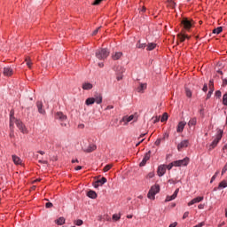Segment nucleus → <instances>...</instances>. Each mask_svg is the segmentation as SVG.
Listing matches in <instances>:
<instances>
[{"label": "nucleus", "mask_w": 227, "mask_h": 227, "mask_svg": "<svg viewBox=\"0 0 227 227\" xmlns=\"http://www.w3.org/2000/svg\"><path fill=\"white\" fill-rule=\"evenodd\" d=\"M153 176H155V174L153 172H150L148 175H147V178H153Z\"/></svg>", "instance_id": "51"}, {"label": "nucleus", "mask_w": 227, "mask_h": 227, "mask_svg": "<svg viewBox=\"0 0 227 227\" xmlns=\"http://www.w3.org/2000/svg\"><path fill=\"white\" fill-rule=\"evenodd\" d=\"M212 93H214V90H209V91L207 92V99L210 98V97H212Z\"/></svg>", "instance_id": "46"}, {"label": "nucleus", "mask_w": 227, "mask_h": 227, "mask_svg": "<svg viewBox=\"0 0 227 227\" xmlns=\"http://www.w3.org/2000/svg\"><path fill=\"white\" fill-rule=\"evenodd\" d=\"M106 110H109V109H114V106H106Z\"/></svg>", "instance_id": "59"}, {"label": "nucleus", "mask_w": 227, "mask_h": 227, "mask_svg": "<svg viewBox=\"0 0 227 227\" xmlns=\"http://www.w3.org/2000/svg\"><path fill=\"white\" fill-rule=\"evenodd\" d=\"M82 220H76L75 222H74V224L76 225V226H82Z\"/></svg>", "instance_id": "43"}, {"label": "nucleus", "mask_w": 227, "mask_h": 227, "mask_svg": "<svg viewBox=\"0 0 227 227\" xmlns=\"http://www.w3.org/2000/svg\"><path fill=\"white\" fill-rule=\"evenodd\" d=\"M86 106H93L95 104V98H88L85 101Z\"/></svg>", "instance_id": "29"}, {"label": "nucleus", "mask_w": 227, "mask_h": 227, "mask_svg": "<svg viewBox=\"0 0 227 227\" xmlns=\"http://www.w3.org/2000/svg\"><path fill=\"white\" fill-rule=\"evenodd\" d=\"M12 160L16 165L22 164V160H20V158H19L17 155H12Z\"/></svg>", "instance_id": "22"}, {"label": "nucleus", "mask_w": 227, "mask_h": 227, "mask_svg": "<svg viewBox=\"0 0 227 227\" xmlns=\"http://www.w3.org/2000/svg\"><path fill=\"white\" fill-rule=\"evenodd\" d=\"M159 121H160V117L159 116L154 117L153 123H159Z\"/></svg>", "instance_id": "50"}, {"label": "nucleus", "mask_w": 227, "mask_h": 227, "mask_svg": "<svg viewBox=\"0 0 227 227\" xmlns=\"http://www.w3.org/2000/svg\"><path fill=\"white\" fill-rule=\"evenodd\" d=\"M223 129H217L215 139L213 140L210 145L211 148H215V146H217V145L219 144V141H221V139L223 138Z\"/></svg>", "instance_id": "4"}, {"label": "nucleus", "mask_w": 227, "mask_h": 227, "mask_svg": "<svg viewBox=\"0 0 227 227\" xmlns=\"http://www.w3.org/2000/svg\"><path fill=\"white\" fill-rule=\"evenodd\" d=\"M143 141H145V139L140 140L137 144H136V146H138L139 145H141V143H143Z\"/></svg>", "instance_id": "64"}, {"label": "nucleus", "mask_w": 227, "mask_h": 227, "mask_svg": "<svg viewBox=\"0 0 227 227\" xmlns=\"http://www.w3.org/2000/svg\"><path fill=\"white\" fill-rule=\"evenodd\" d=\"M168 113H164L161 116L160 122L164 123V121H168Z\"/></svg>", "instance_id": "34"}, {"label": "nucleus", "mask_w": 227, "mask_h": 227, "mask_svg": "<svg viewBox=\"0 0 227 227\" xmlns=\"http://www.w3.org/2000/svg\"><path fill=\"white\" fill-rule=\"evenodd\" d=\"M25 61L27 63V67H28V68H31V65H33V62H31V59L27 58Z\"/></svg>", "instance_id": "36"}, {"label": "nucleus", "mask_w": 227, "mask_h": 227, "mask_svg": "<svg viewBox=\"0 0 227 227\" xmlns=\"http://www.w3.org/2000/svg\"><path fill=\"white\" fill-rule=\"evenodd\" d=\"M203 197H196L192 199L190 202H188V207H191L192 205H195V203H200V201H203Z\"/></svg>", "instance_id": "18"}, {"label": "nucleus", "mask_w": 227, "mask_h": 227, "mask_svg": "<svg viewBox=\"0 0 227 227\" xmlns=\"http://www.w3.org/2000/svg\"><path fill=\"white\" fill-rule=\"evenodd\" d=\"M132 120H134V121H137V117H136L134 115L124 116L121 120V122H123L124 125H128L129 123V121H132Z\"/></svg>", "instance_id": "7"}, {"label": "nucleus", "mask_w": 227, "mask_h": 227, "mask_svg": "<svg viewBox=\"0 0 227 227\" xmlns=\"http://www.w3.org/2000/svg\"><path fill=\"white\" fill-rule=\"evenodd\" d=\"M95 150H97V145L94 144H90L88 148L83 149V152L86 153H91V152H95Z\"/></svg>", "instance_id": "19"}, {"label": "nucleus", "mask_w": 227, "mask_h": 227, "mask_svg": "<svg viewBox=\"0 0 227 227\" xmlns=\"http://www.w3.org/2000/svg\"><path fill=\"white\" fill-rule=\"evenodd\" d=\"M93 98H94V103L96 102V104H100L102 102V95L101 94L96 95Z\"/></svg>", "instance_id": "28"}, {"label": "nucleus", "mask_w": 227, "mask_h": 227, "mask_svg": "<svg viewBox=\"0 0 227 227\" xmlns=\"http://www.w3.org/2000/svg\"><path fill=\"white\" fill-rule=\"evenodd\" d=\"M185 125H187V122L185 121H182L178 123L176 127V132H184V129H185Z\"/></svg>", "instance_id": "16"}, {"label": "nucleus", "mask_w": 227, "mask_h": 227, "mask_svg": "<svg viewBox=\"0 0 227 227\" xmlns=\"http://www.w3.org/2000/svg\"><path fill=\"white\" fill-rule=\"evenodd\" d=\"M65 217L60 216L59 219L55 220L56 224H58L59 226H63V224H65Z\"/></svg>", "instance_id": "23"}, {"label": "nucleus", "mask_w": 227, "mask_h": 227, "mask_svg": "<svg viewBox=\"0 0 227 227\" xmlns=\"http://www.w3.org/2000/svg\"><path fill=\"white\" fill-rule=\"evenodd\" d=\"M100 27H98V28H96L93 32H92V36H95L98 34V31H100Z\"/></svg>", "instance_id": "42"}, {"label": "nucleus", "mask_w": 227, "mask_h": 227, "mask_svg": "<svg viewBox=\"0 0 227 227\" xmlns=\"http://www.w3.org/2000/svg\"><path fill=\"white\" fill-rule=\"evenodd\" d=\"M147 84L146 83H140L139 86L137 88V91L138 93H143L145 90H146Z\"/></svg>", "instance_id": "21"}, {"label": "nucleus", "mask_w": 227, "mask_h": 227, "mask_svg": "<svg viewBox=\"0 0 227 227\" xmlns=\"http://www.w3.org/2000/svg\"><path fill=\"white\" fill-rule=\"evenodd\" d=\"M221 95H222V93H221L220 90H217V91L215 92V97H216L217 98H221Z\"/></svg>", "instance_id": "52"}, {"label": "nucleus", "mask_w": 227, "mask_h": 227, "mask_svg": "<svg viewBox=\"0 0 227 227\" xmlns=\"http://www.w3.org/2000/svg\"><path fill=\"white\" fill-rule=\"evenodd\" d=\"M174 166H175V161L171 162L168 165H166V169H168V171H169V170L173 169Z\"/></svg>", "instance_id": "37"}, {"label": "nucleus", "mask_w": 227, "mask_h": 227, "mask_svg": "<svg viewBox=\"0 0 227 227\" xmlns=\"http://www.w3.org/2000/svg\"><path fill=\"white\" fill-rule=\"evenodd\" d=\"M107 182V179L106 177H102L101 179L97 180L93 185L95 189H98V187L104 185Z\"/></svg>", "instance_id": "10"}, {"label": "nucleus", "mask_w": 227, "mask_h": 227, "mask_svg": "<svg viewBox=\"0 0 227 227\" xmlns=\"http://www.w3.org/2000/svg\"><path fill=\"white\" fill-rule=\"evenodd\" d=\"M146 51H153V49H155V47H157V43H149L147 45H146Z\"/></svg>", "instance_id": "27"}, {"label": "nucleus", "mask_w": 227, "mask_h": 227, "mask_svg": "<svg viewBox=\"0 0 227 227\" xmlns=\"http://www.w3.org/2000/svg\"><path fill=\"white\" fill-rule=\"evenodd\" d=\"M223 106H227V93L223 97Z\"/></svg>", "instance_id": "40"}, {"label": "nucleus", "mask_w": 227, "mask_h": 227, "mask_svg": "<svg viewBox=\"0 0 227 227\" xmlns=\"http://www.w3.org/2000/svg\"><path fill=\"white\" fill-rule=\"evenodd\" d=\"M111 168H113V164H108L106 165L104 168H103V171L105 173H107V171H109V169H111Z\"/></svg>", "instance_id": "35"}, {"label": "nucleus", "mask_w": 227, "mask_h": 227, "mask_svg": "<svg viewBox=\"0 0 227 227\" xmlns=\"http://www.w3.org/2000/svg\"><path fill=\"white\" fill-rule=\"evenodd\" d=\"M145 135H146V133H142V134L139 136L138 139H141V137H145Z\"/></svg>", "instance_id": "62"}, {"label": "nucleus", "mask_w": 227, "mask_h": 227, "mask_svg": "<svg viewBox=\"0 0 227 227\" xmlns=\"http://www.w3.org/2000/svg\"><path fill=\"white\" fill-rule=\"evenodd\" d=\"M168 137H169V134L164 133L163 137L161 138V140L165 141L166 139H168Z\"/></svg>", "instance_id": "49"}, {"label": "nucleus", "mask_w": 227, "mask_h": 227, "mask_svg": "<svg viewBox=\"0 0 227 227\" xmlns=\"http://www.w3.org/2000/svg\"><path fill=\"white\" fill-rule=\"evenodd\" d=\"M223 86H227V80H226V79L223 80Z\"/></svg>", "instance_id": "63"}, {"label": "nucleus", "mask_w": 227, "mask_h": 227, "mask_svg": "<svg viewBox=\"0 0 227 227\" xmlns=\"http://www.w3.org/2000/svg\"><path fill=\"white\" fill-rule=\"evenodd\" d=\"M93 89V84L90 83V82H85L82 84V90H92Z\"/></svg>", "instance_id": "26"}, {"label": "nucleus", "mask_w": 227, "mask_h": 227, "mask_svg": "<svg viewBox=\"0 0 227 227\" xmlns=\"http://www.w3.org/2000/svg\"><path fill=\"white\" fill-rule=\"evenodd\" d=\"M121 56H123V53H121V52H115L114 54L112 55V59L116 61V60L120 59L121 58Z\"/></svg>", "instance_id": "24"}, {"label": "nucleus", "mask_w": 227, "mask_h": 227, "mask_svg": "<svg viewBox=\"0 0 227 227\" xmlns=\"http://www.w3.org/2000/svg\"><path fill=\"white\" fill-rule=\"evenodd\" d=\"M152 152L149 151L148 153H146L145 154V157L144 159L142 160V161L140 162L139 166L140 167H143V166H145L146 165V162H148V160H150V155H151Z\"/></svg>", "instance_id": "12"}, {"label": "nucleus", "mask_w": 227, "mask_h": 227, "mask_svg": "<svg viewBox=\"0 0 227 227\" xmlns=\"http://www.w3.org/2000/svg\"><path fill=\"white\" fill-rule=\"evenodd\" d=\"M120 218H121L120 215L114 214V215H113V219H114V221H120Z\"/></svg>", "instance_id": "45"}, {"label": "nucleus", "mask_w": 227, "mask_h": 227, "mask_svg": "<svg viewBox=\"0 0 227 227\" xmlns=\"http://www.w3.org/2000/svg\"><path fill=\"white\" fill-rule=\"evenodd\" d=\"M109 54V50L106 48H101L96 51V58H98V59H107Z\"/></svg>", "instance_id": "2"}, {"label": "nucleus", "mask_w": 227, "mask_h": 227, "mask_svg": "<svg viewBox=\"0 0 227 227\" xmlns=\"http://www.w3.org/2000/svg\"><path fill=\"white\" fill-rule=\"evenodd\" d=\"M17 125L18 129L20 130V132H22V134H27V129H26V126L24 125V123H22V121L15 119V117L13 116V113L11 112L10 114V128L12 129L13 127V125Z\"/></svg>", "instance_id": "1"}, {"label": "nucleus", "mask_w": 227, "mask_h": 227, "mask_svg": "<svg viewBox=\"0 0 227 227\" xmlns=\"http://www.w3.org/2000/svg\"><path fill=\"white\" fill-rule=\"evenodd\" d=\"M159 191H160V186L159 184H154L151 187L147 198H149V200H155V194H158Z\"/></svg>", "instance_id": "3"}, {"label": "nucleus", "mask_w": 227, "mask_h": 227, "mask_svg": "<svg viewBox=\"0 0 227 227\" xmlns=\"http://www.w3.org/2000/svg\"><path fill=\"white\" fill-rule=\"evenodd\" d=\"M98 65L99 68H104V63L101 62V63H98Z\"/></svg>", "instance_id": "61"}, {"label": "nucleus", "mask_w": 227, "mask_h": 227, "mask_svg": "<svg viewBox=\"0 0 227 227\" xmlns=\"http://www.w3.org/2000/svg\"><path fill=\"white\" fill-rule=\"evenodd\" d=\"M196 123H198V121L196 118H192L189 121H188V126L189 127H194L196 125Z\"/></svg>", "instance_id": "30"}, {"label": "nucleus", "mask_w": 227, "mask_h": 227, "mask_svg": "<svg viewBox=\"0 0 227 227\" xmlns=\"http://www.w3.org/2000/svg\"><path fill=\"white\" fill-rule=\"evenodd\" d=\"M203 91L207 92L208 90V86H207V84H205L203 86V89H202Z\"/></svg>", "instance_id": "56"}, {"label": "nucleus", "mask_w": 227, "mask_h": 227, "mask_svg": "<svg viewBox=\"0 0 227 227\" xmlns=\"http://www.w3.org/2000/svg\"><path fill=\"white\" fill-rule=\"evenodd\" d=\"M209 90H214V80L209 81Z\"/></svg>", "instance_id": "47"}, {"label": "nucleus", "mask_w": 227, "mask_h": 227, "mask_svg": "<svg viewBox=\"0 0 227 227\" xmlns=\"http://www.w3.org/2000/svg\"><path fill=\"white\" fill-rule=\"evenodd\" d=\"M160 143H162V138H158V139L155 141L154 145H156V146H160Z\"/></svg>", "instance_id": "44"}, {"label": "nucleus", "mask_w": 227, "mask_h": 227, "mask_svg": "<svg viewBox=\"0 0 227 227\" xmlns=\"http://www.w3.org/2000/svg\"><path fill=\"white\" fill-rule=\"evenodd\" d=\"M36 107H37V111H38V113H40V114H45V109H43V103L42 101L36 102Z\"/></svg>", "instance_id": "15"}, {"label": "nucleus", "mask_w": 227, "mask_h": 227, "mask_svg": "<svg viewBox=\"0 0 227 227\" xmlns=\"http://www.w3.org/2000/svg\"><path fill=\"white\" fill-rule=\"evenodd\" d=\"M178 192H180V189L177 188L171 196H167L165 201H173V200H176L178 196Z\"/></svg>", "instance_id": "13"}, {"label": "nucleus", "mask_w": 227, "mask_h": 227, "mask_svg": "<svg viewBox=\"0 0 227 227\" xmlns=\"http://www.w3.org/2000/svg\"><path fill=\"white\" fill-rule=\"evenodd\" d=\"M100 3H102V0H95L92 4H93L94 6H97V5H98Z\"/></svg>", "instance_id": "48"}, {"label": "nucleus", "mask_w": 227, "mask_h": 227, "mask_svg": "<svg viewBox=\"0 0 227 227\" xmlns=\"http://www.w3.org/2000/svg\"><path fill=\"white\" fill-rule=\"evenodd\" d=\"M181 24H183L184 29L189 31L192 27V25L194 24V21L192 20H188L186 18H184L181 21Z\"/></svg>", "instance_id": "6"}, {"label": "nucleus", "mask_w": 227, "mask_h": 227, "mask_svg": "<svg viewBox=\"0 0 227 227\" xmlns=\"http://www.w3.org/2000/svg\"><path fill=\"white\" fill-rule=\"evenodd\" d=\"M198 208H199L200 210H203V209L205 208V204H200V205L198 206Z\"/></svg>", "instance_id": "55"}, {"label": "nucleus", "mask_w": 227, "mask_h": 227, "mask_svg": "<svg viewBox=\"0 0 227 227\" xmlns=\"http://www.w3.org/2000/svg\"><path fill=\"white\" fill-rule=\"evenodd\" d=\"M39 162H40V164H47V160H40Z\"/></svg>", "instance_id": "60"}, {"label": "nucleus", "mask_w": 227, "mask_h": 227, "mask_svg": "<svg viewBox=\"0 0 227 227\" xmlns=\"http://www.w3.org/2000/svg\"><path fill=\"white\" fill-rule=\"evenodd\" d=\"M136 47H137V49H145V48L146 47V43H141V40H139V41L137 43Z\"/></svg>", "instance_id": "31"}, {"label": "nucleus", "mask_w": 227, "mask_h": 227, "mask_svg": "<svg viewBox=\"0 0 227 227\" xmlns=\"http://www.w3.org/2000/svg\"><path fill=\"white\" fill-rule=\"evenodd\" d=\"M223 33V27H218L213 30V35H219Z\"/></svg>", "instance_id": "32"}, {"label": "nucleus", "mask_w": 227, "mask_h": 227, "mask_svg": "<svg viewBox=\"0 0 227 227\" xmlns=\"http://www.w3.org/2000/svg\"><path fill=\"white\" fill-rule=\"evenodd\" d=\"M186 97L191 98L192 97V92H191V90L185 89Z\"/></svg>", "instance_id": "39"}, {"label": "nucleus", "mask_w": 227, "mask_h": 227, "mask_svg": "<svg viewBox=\"0 0 227 227\" xmlns=\"http://www.w3.org/2000/svg\"><path fill=\"white\" fill-rule=\"evenodd\" d=\"M166 165H160L157 169L158 176H164L166 175Z\"/></svg>", "instance_id": "11"}, {"label": "nucleus", "mask_w": 227, "mask_h": 227, "mask_svg": "<svg viewBox=\"0 0 227 227\" xmlns=\"http://www.w3.org/2000/svg\"><path fill=\"white\" fill-rule=\"evenodd\" d=\"M80 169H82V166H77V167L75 168V170H76V171H80Z\"/></svg>", "instance_id": "58"}, {"label": "nucleus", "mask_w": 227, "mask_h": 227, "mask_svg": "<svg viewBox=\"0 0 227 227\" xmlns=\"http://www.w3.org/2000/svg\"><path fill=\"white\" fill-rule=\"evenodd\" d=\"M87 196L89 198H91V200H95V199H97V192L95 191L90 190L88 192Z\"/></svg>", "instance_id": "25"}, {"label": "nucleus", "mask_w": 227, "mask_h": 227, "mask_svg": "<svg viewBox=\"0 0 227 227\" xmlns=\"http://www.w3.org/2000/svg\"><path fill=\"white\" fill-rule=\"evenodd\" d=\"M189 146V140H183L178 144L177 150L180 152L182 148H187Z\"/></svg>", "instance_id": "17"}, {"label": "nucleus", "mask_w": 227, "mask_h": 227, "mask_svg": "<svg viewBox=\"0 0 227 227\" xmlns=\"http://www.w3.org/2000/svg\"><path fill=\"white\" fill-rule=\"evenodd\" d=\"M3 74L4 75V77H12V75H13V68L10 67H4Z\"/></svg>", "instance_id": "9"}, {"label": "nucleus", "mask_w": 227, "mask_h": 227, "mask_svg": "<svg viewBox=\"0 0 227 227\" xmlns=\"http://www.w3.org/2000/svg\"><path fill=\"white\" fill-rule=\"evenodd\" d=\"M46 208H52V203L51 202H48L45 204Z\"/></svg>", "instance_id": "53"}, {"label": "nucleus", "mask_w": 227, "mask_h": 227, "mask_svg": "<svg viewBox=\"0 0 227 227\" xmlns=\"http://www.w3.org/2000/svg\"><path fill=\"white\" fill-rule=\"evenodd\" d=\"M55 118L56 120H59V121H61L60 123L61 127H68V124L67 122H63V121H67V117L62 112H58L55 114Z\"/></svg>", "instance_id": "5"}, {"label": "nucleus", "mask_w": 227, "mask_h": 227, "mask_svg": "<svg viewBox=\"0 0 227 227\" xmlns=\"http://www.w3.org/2000/svg\"><path fill=\"white\" fill-rule=\"evenodd\" d=\"M185 38H186L187 40H189V38H191V37H190L189 35H184V34H182V33H180V34L177 35V39H178V41L181 42V43L185 42Z\"/></svg>", "instance_id": "20"}, {"label": "nucleus", "mask_w": 227, "mask_h": 227, "mask_svg": "<svg viewBox=\"0 0 227 227\" xmlns=\"http://www.w3.org/2000/svg\"><path fill=\"white\" fill-rule=\"evenodd\" d=\"M178 223L175 222L174 223H171L168 227H176Z\"/></svg>", "instance_id": "57"}, {"label": "nucleus", "mask_w": 227, "mask_h": 227, "mask_svg": "<svg viewBox=\"0 0 227 227\" xmlns=\"http://www.w3.org/2000/svg\"><path fill=\"white\" fill-rule=\"evenodd\" d=\"M227 187V182L226 181H222L219 185H218V189H226Z\"/></svg>", "instance_id": "33"}, {"label": "nucleus", "mask_w": 227, "mask_h": 227, "mask_svg": "<svg viewBox=\"0 0 227 227\" xmlns=\"http://www.w3.org/2000/svg\"><path fill=\"white\" fill-rule=\"evenodd\" d=\"M217 175H219V170L215 173V175L212 176L210 183L214 182L215 178H217Z\"/></svg>", "instance_id": "41"}, {"label": "nucleus", "mask_w": 227, "mask_h": 227, "mask_svg": "<svg viewBox=\"0 0 227 227\" xmlns=\"http://www.w3.org/2000/svg\"><path fill=\"white\" fill-rule=\"evenodd\" d=\"M187 217H189V211H186L184 215H183V219H187Z\"/></svg>", "instance_id": "54"}, {"label": "nucleus", "mask_w": 227, "mask_h": 227, "mask_svg": "<svg viewBox=\"0 0 227 227\" xmlns=\"http://www.w3.org/2000/svg\"><path fill=\"white\" fill-rule=\"evenodd\" d=\"M168 3L171 8H175V6H176V4L173 0H168Z\"/></svg>", "instance_id": "38"}, {"label": "nucleus", "mask_w": 227, "mask_h": 227, "mask_svg": "<svg viewBox=\"0 0 227 227\" xmlns=\"http://www.w3.org/2000/svg\"><path fill=\"white\" fill-rule=\"evenodd\" d=\"M125 69L123 67H117V81H121L123 79V75L121 74H124Z\"/></svg>", "instance_id": "14"}, {"label": "nucleus", "mask_w": 227, "mask_h": 227, "mask_svg": "<svg viewBox=\"0 0 227 227\" xmlns=\"http://www.w3.org/2000/svg\"><path fill=\"white\" fill-rule=\"evenodd\" d=\"M176 168H180V166H187L189 164V158H184L183 160L174 161Z\"/></svg>", "instance_id": "8"}]
</instances>
